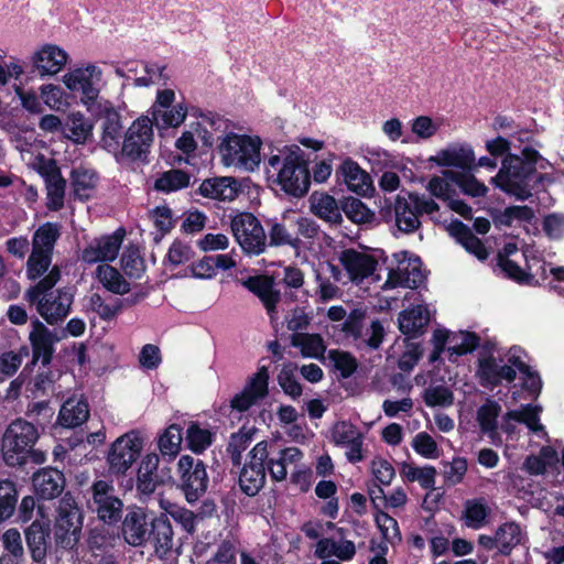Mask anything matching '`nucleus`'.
<instances>
[{
  "label": "nucleus",
  "instance_id": "obj_1",
  "mask_svg": "<svg viewBox=\"0 0 564 564\" xmlns=\"http://www.w3.org/2000/svg\"><path fill=\"white\" fill-rule=\"evenodd\" d=\"M546 164L536 150L525 147L521 155L508 154L503 158L490 183L505 194L525 200L532 196L534 183L544 180V176L535 173V165L545 169Z\"/></svg>",
  "mask_w": 564,
  "mask_h": 564
},
{
  "label": "nucleus",
  "instance_id": "obj_2",
  "mask_svg": "<svg viewBox=\"0 0 564 564\" xmlns=\"http://www.w3.org/2000/svg\"><path fill=\"white\" fill-rule=\"evenodd\" d=\"M268 180L292 196L308 192L311 174L304 151L297 144L284 145L272 152L265 161Z\"/></svg>",
  "mask_w": 564,
  "mask_h": 564
},
{
  "label": "nucleus",
  "instance_id": "obj_3",
  "mask_svg": "<svg viewBox=\"0 0 564 564\" xmlns=\"http://www.w3.org/2000/svg\"><path fill=\"white\" fill-rule=\"evenodd\" d=\"M61 82L70 95L79 98L89 113L99 116L110 109V104L101 96L107 82L99 64L78 63L63 74Z\"/></svg>",
  "mask_w": 564,
  "mask_h": 564
},
{
  "label": "nucleus",
  "instance_id": "obj_4",
  "mask_svg": "<svg viewBox=\"0 0 564 564\" xmlns=\"http://www.w3.org/2000/svg\"><path fill=\"white\" fill-rule=\"evenodd\" d=\"M59 279L61 270L54 265L42 280L25 292V300L51 325L65 318L73 303V293L69 289L53 290Z\"/></svg>",
  "mask_w": 564,
  "mask_h": 564
},
{
  "label": "nucleus",
  "instance_id": "obj_5",
  "mask_svg": "<svg viewBox=\"0 0 564 564\" xmlns=\"http://www.w3.org/2000/svg\"><path fill=\"white\" fill-rule=\"evenodd\" d=\"M522 351L512 347L501 354L495 347L482 349L477 358L475 376L481 387L494 390L503 383H511L517 378L518 370H523Z\"/></svg>",
  "mask_w": 564,
  "mask_h": 564
},
{
  "label": "nucleus",
  "instance_id": "obj_6",
  "mask_svg": "<svg viewBox=\"0 0 564 564\" xmlns=\"http://www.w3.org/2000/svg\"><path fill=\"white\" fill-rule=\"evenodd\" d=\"M262 140L258 135L227 133L219 143L218 153L224 166L252 173L261 163Z\"/></svg>",
  "mask_w": 564,
  "mask_h": 564
},
{
  "label": "nucleus",
  "instance_id": "obj_7",
  "mask_svg": "<svg viewBox=\"0 0 564 564\" xmlns=\"http://www.w3.org/2000/svg\"><path fill=\"white\" fill-rule=\"evenodd\" d=\"M36 426L23 419H17L9 424L2 436V457L8 466H20L33 453L39 440Z\"/></svg>",
  "mask_w": 564,
  "mask_h": 564
},
{
  "label": "nucleus",
  "instance_id": "obj_8",
  "mask_svg": "<svg viewBox=\"0 0 564 564\" xmlns=\"http://www.w3.org/2000/svg\"><path fill=\"white\" fill-rule=\"evenodd\" d=\"M432 341L434 350L431 361H436L442 354H446L451 362H456L459 357L473 352L480 345L479 336L467 330L437 329L433 333Z\"/></svg>",
  "mask_w": 564,
  "mask_h": 564
},
{
  "label": "nucleus",
  "instance_id": "obj_9",
  "mask_svg": "<svg viewBox=\"0 0 564 564\" xmlns=\"http://www.w3.org/2000/svg\"><path fill=\"white\" fill-rule=\"evenodd\" d=\"M83 516L75 500L65 496L58 505L54 525L56 543L63 549H73L79 541Z\"/></svg>",
  "mask_w": 564,
  "mask_h": 564
},
{
  "label": "nucleus",
  "instance_id": "obj_10",
  "mask_svg": "<svg viewBox=\"0 0 564 564\" xmlns=\"http://www.w3.org/2000/svg\"><path fill=\"white\" fill-rule=\"evenodd\" d=\"M143 440L135 431L119 436L110 446L107 464L111 474H126L139 458Z\"/></svg>",
  "mask_w": 564,
  "mask_h": 564
},
{
  "label": "nucleus",
  "instance_id": "obj_11",
  "mask_svg": "<svg viewBox=\"0 0 564 564\" xmlns=\"http://www.w3.org/2000/svg\"><path fill=\"white\" fill-rule=\"evenodd\" d=\"M221 126V118L213 115L202 116L199 121L191 122L175 140L176 150L186 158L194 156L199 142L206 147H212L214 143V135L207 128L218 130Z\"/></svg>",
  "mask_w": 564,
  "mask_h": 564
},
{
  "label": "nucleus",
  "instance_id": "obj_12",
  "mask_svg": "<svg viewBox=\"0 0 564 564\" xmlns=\"http://www.w3.org/2000/svg\"><path fill=\"white\" fill-rule=\"evenodd\" d=\"M231 231L246 253L260 254L265 248V234L260 221L250 213L236 215L231 220Z\"/></svg>",
  "mask_w": 564,
  "mask_h": 564
},
{
  "label": "nucleus",
  "instance_id": "obj_13",
  "mask_svg": "<svg viewBox=\"0 0 564 564\" xmlns=\"http://www.w3.org/2000/svg\"><path fill=\"white\" fill-rule=\"evenodd\" d=\"M181 486L188 502H195L207 489L208 476L202 460H195L189 455H183L177 463Z\"/></svg>",
  "mask_w": 564,
  "mask_h": 564
},
{
  "label": "nucleus",
  "instance_id": "obj_14",
  "mask_svg": "<svg viewBox=\"0 0 564 564\" xmlns=\"http://www.w3.org/2000/svg\"><path fill=\"white\" fill-rule=\"evenodd\" d=\"M268 443L262 441L254 445L249 453V462L245 464L239 484L242 491L248 496H254L264 485L265 466L268 458Z\"/></svg>",
  "mask_w": 564,
  "mask_h": 564
},
{
  "label": "nucleus",
  "instance_id": "obj_15",
  "mask_svg": "<svg viewBox=\"0 0 564 564\" xmlns=\"http://www.w3.org/2000/svg\"><path fill=\"white\" fill-rule=\"evenodd\" d=\"M69 62V54L59 45L45 43L30 55L33 70L42 78L59 74Z\"/></svg>",
  "mask_w": 564,
  "mask_h": 564
},
{
  "label": "nucleus",
  "instance_id": "obj_16",
  "mask_svg": "<svg viewBox=\"0 0 564 564\" xmlns=\"http://www.w3.org/2000/svg\"><path fill=\"white\" fill-rule=\"evenodd\" d=\"M124 238V231L118 229L89 241L82 250L80 259L87 264L108 263L117 259Z\"/></svg>",
  "mask_w": 564,
  "mask_h": 564
},
{
  "label": "nucleus",
  "instance_id": "obj_17",
  "mask_svg": "<svg viewBox=\"0 0 564 564\" xmlns=\"http://www.w3.org/2000/svg\"><path fill=\"white\" fill-rule=\"evenodd\" d=\"M153 139V119L149 116H141L128 128L122 141V152L133 159L140 158L149 151Z\"/></svg>",
  "mask_w": 564,
  "mask_h": 564
},
{
  "label": "nucleus",
  "instance_id": "obj_18",
  "mask_svg": "<svg viewBox=\"0 0 564 564\" xmlns=\"http://www.w3.org/2000/svg\"><path fill=\"white\" fill-rule=\"evenodd\" d=\"M339 261L347 272L349 280L360 284L366 280H377L378 261L366 251L347 249L340 253Z\"/></svg>",
  "mask_w": 564,
  "mask_h": 564
},
{
  "label": "nucleus",
  "instance_id": "obj_19",
  "mask_svg": "<svg viewBox=\"0 0 564 564\" xmlns=\"http://www.w3.org/2000/svg\"><path fill=\"white\" fill-rule=\"evenodd\" d=\"M93 501L98 518L104 522H117L121 518L123 503L110 482L98 480L93 485Z\"/></svg>",
  "mask_w": 564,
  "mask_h": 564
},
{
  "label": "nucleus",
  "instance_id": "obj_20",
  "mask_svg": "<svg viewBox=\"0 0 564 564\" xmlns=\"http://www.w3.org/2000/svg\"><path fill=\"white\" fill-rule=\"evenodd\" d=\"M429 162L440 167L470 171L475 165V152L473 147L466 142H454L430 156Z\"/></svg>",
  "mask_w": 564,
  "mask_h": 564
},
{
  "label": "nucleus",
  "instance_id": "obj_21",
  "mask_svg": "<svg viewBox=\"0 0 564 564\" xmlns=\"http://www.w3.org/2000/svg\"><path fill=\"white\" fill-rule=\"evenodd\" d=\"M542 408L540 405L527 404L518 410L508 411L501 423V430L508 435L516 432L517 423L524 424L530 432L541 438H545L547 433L543 424L540 423V414Z\"/></svg>",
  "mask_w": 564,
  "mask_h": 564
},
{
  "label": "nucleus",
  "instance_id": "obj_22",
  "mask_svg": "<svg viewBox=\"0 0 564 564\" xmlns=\"http://www.w3.org/2000/svg\"><path fill=\"white\" fill-rule=\"evenodd\" d=\"M402 259L399 261L398 268L389 272L388 279L383 284V289H393L404 286L414 289L423 281L420 258L403 252Z\"/></svg>",
  "mask_w": 564,
  "mask_h": 564
},
{
  "label": "nucleus",
  "instance_id": "obj_23",
  "mask_svg": "<svg viewBox=\"0 0 564 564\" xmlns=\"http://www.w3.org/2000/svg\"><path fill=\"white\" fill-rule=\"evenodd\" d=\"M29 340L32 347V364L41 361L43 365L50 364L54 345L59 340L55 330L47 328L41 321L35 318L31 323Z\"/></svg>",
  "mask_w": 564,
  "mask_h": 564
},
{
  "label": "nucleus",
  "instance_id": "obj_24",
  "mask_svg": "<svg viewBox=\"0 0 564 564\" xmlns=\"http://www.w3.org/2000/svg\"><path fill=\"white\" fill-rule=\"evenodd\" d=\"M332 440L337 446L346 448L345 455L350 463H358L365 458L364 435L351 423L337 422L332 430Z\"/></svg>",
  "mask_w": 564,
  "mask_h": 564
},
{
  "label": "nucleus",
  "instance_id": "obj_25",
  "mask_svg": "<svg viewBox=\"0 0 564 564\" xmlns=\"http://www.w3.org/2000/svg\"><path fill=\"white\" fill-rule=\"evenodd\" d=\"M36 518L25 531V539L34 562L43 563L46 557L50 520L43 506L37 507Z\"/></svg>",
  "mask_w": 564,
  "mask_h": 564
},
{
  "label": "nucleus",
  "instance_id": "obj_26",
  "mask_svg": "<svg viewBox=\"0 0 564 564\" xmlns=\"http://www.w3.org/2000/svg\"><path fill=\"white\" fill-rule=\"evenodd\" d=\"M124 541L132 546L143 545L151 535V521L142 510L129 511L122 522Z\"/></svg>",
  "mask_w": 564,
  "mask_h": 564
},
{
  "label": "nucleus",
  "instance_id": "obj_27",
  "mask_svg": "<svg viewBox=\"0 0 564 564\" xmlns=\"http://www.w3.org/2000/svg\"><path fill=\"white\" fill-rule=\"evenodd\" d=\"M43 148V142L37 141L33 134L22 141H19L17 145L23 162L40 175L46 171H52V166L55 165L52 159L46 158L42 153Z\"/></svg>",
  "mask_w": 564,
  "mask_h": 564
},
{
  "label": "nucleus",
  "instance_id": "obj_28",
  "mask_svg": "<svg viewBox=\"0 0 564 564\" xmlns=\"http://www.w3.org/2000/svg\"><path fill=\"white\" fill-rule=\"evenodd\" d=\"M337 173L347 187L358 195L366 196L373 189L370 175L351 159H345Z\"/></svg>",
  "mask_w": 564,
  "mask_h": 564
},
{
  "label": "nucleus",
  "instance_id": "obj_29",
  "mask_svg": "<svg viewBox=\"0 0 564 564\" xmlns=\"http://www.w3.org/2000/svg\"><path fill=\"white\" fill-rule=\"evenodd\" d=\"M34 491L43 499H54L64 489V475L54 468H43L32 477Z\"/></svg>",
  "mask_w": 564,
  "mask_h": 564
},
{
  "label": "nucleus",
  "instance_id": "obj_30",
  "mask_svg": "<svg viewBox=\"0 0 564 564\" xmlns=\"http://www.w3.org/2000/svg\"><path fill=\"white\" fill-rule=\"evenodd\" d=\"M89 416L87 402L82 395H72L61 406L57 422L64 427L82 425Z\"/></svg>",
  "mask_w": 564,
  "mask_h": 564
},
{
  "label": "nucleus",
  "instance_id": "obj_31",
  "mask_svg": "<svg viewBox=\"0 0 564 564\" xmlns=\"http://www.w3.org/2000/svg\"><path fill=\"white\" fill-rule=\"evenodd\" d=\"M430 322V313L424 305L402 311L398 316L399 329L409 337L421 335Z\"/></svg>",
  "mask_w": 564,
  "mask_h": 564
},
{
  "label": "nucleus",
  "instance_id": "obj_32",
  "mask_svg": "<svg viewBox=\"0 0 564 564\" xmlns=\"http://www.w3.org/2000/svg\"><path fill=\"white\" fill-rule=\"evenodd\" d=\"M304 459V454L297 447H286L279 452L276 458H270L267 468L270 477L275 481H283L288 477L289 470L301 460Z\"/></svg>",
  "mask_w": 564,
  "mask_h": 564
},
{
  "label": "nucleus",
  "instance_id": "obj_33",
  "mask_svg": "<svg viewBox=\"0 0 564 564\" xmlns=\"http://www.w3.org/2000/svg\"><path fill=\"white\" fill-rule=\"evenodd\" d=\"M446 229L467 252L474 254L478 260L484 261L488 258V251L481 240L474 236L470 229L462 221L452 220Z\"/></svg>",
  "mask_w": 564,
  "mask_h": 564
},
{
  "label": "nucleus",
  "instance_id": "obj_34",
  "mask_svg": "<svg viewBox=\"0 0 564 564\" xmlns=\"http://www.w3.org/2000/svg\"><path fill=\"white\" fill-rule=\"evenodd\" d=\"M500 413L501 405L492 399H486L478 408L476 415L481 433L487 435L496 445L501 443L497 432Z\"/></svg>",
  "mask_w": 564,
  "mask_h": 564
},
{
  "label": "nucleus",
  "instance_id": "obj_35",
  "mask_svg": "<svg viewBox=\"0 0 564 564\" xmlns=\"http://www.w3.org/2000/svg\"><path fill=\"white\" fill-rule=\"evenodd\" d=\"M94 278L104 289L113 293L123 295L130 292V282L112 265L108 263L98 264L94 272Z\"/></svg>",
  "mask_w": 564,
  "mask_h": 564
},
{
  "label": "nucleus",
  "instance_id": "obj_36",
  "mask_svg": "<svg viewBox=\"0 0 564 564\" xmlns=\"http://www.w3.org/2000/svg\"><path fill=\"white\" fill-rule=\"evenodd\" d=\"M242 284L261 300L268 313L272 315L275 310V304L280 299L279 292L273 289L272 280L263 275H258L245 280Z\"/></svg>",
  "mask_w": 564,
  "mask_h": 564
},
{
  "label": "nucleus",
  "instance_id": "obj_37",
  "mask_svg": "<svg viewBox=\"0 0 564 564\" xmlns=\"http://www.w3.org/2000/svg\"><path fill=\"white\" fill-rule=\"evenodd\" d=\"M199 193L208 198L232 200L238 194V184L232 177H217L204 181Z\"/></svg>",
  "mask_w": 564,
  "mask_h": 564
},
{
  "label": "nucleus",
  "instance_id": "obj_38",
  "mask_svg": "<svg viewBox=\"0 0 564 564\" xmlns=\"http://www.w3.org/2000/svg\"><path fill=\"white\" fill-rule=\"evenodd\" d=\"M394 220L398 229L403 232H413L420 227L416 209L410 197L398 195L394 204Z\"/></svg>",
  "mask_w": 564,
  "mask_h": 564
},
{
  "label": "nucleus",
  "instance_id": "obj_39",
  "mask_svg": "<svg viewBox=\"0 0 564 564\" xmlns=\"http://www.w3.org/2000/svg\"><path fill=\"white\" fill-rule=\"evenodd\" d=\"M41 176L45 180L47 208L58 210L64 206L66 182L62 177L56 164L52 166V171H46Z\"/></svg>",
  "mask_w": 564,
  "mask_h": 564
},
{
  "label": "nucleus",
  "instance_id": "obj_40",
  "mask_svg": "<svg viewBox=\"0 0 564 564\" xmlns=\"http://www.w3.org/2000/svg\"><path fill=\"white\" fill-rule=\"evenodd\" d=\"M93 122L80 111H72L66 119V137L78 144H84L93 134Z\"/></svg>",
  "mask_w": 564,
  "mask_h": 564
},
{
  "label": "nucleus",
  "instance_id": "obj_41",
  "mask_svg": "<svg viewBox=\"0 0 564 564\" xmlns=\"http://www.w3.org/2000/svg\"><path fill=\"white\" fill-rule=\"evenodd\" d=\"M39 94L42 99L43 107L53 111H65L69 108L68 91L65 87H61L54 83H45L39 87Z\"/></svg>",
  "mask_w": 564,
  "mask_h": 564
},
{
  "label": "nucleus",
  "instance_id": "obj_42",
  "mask_svg": "<svg viewBox=\"0 0 564 564\" xmlns=\"http://www.w3.org/2000/svg\"><path fill=\"white\" fill-rule=\"evenodd\" d=\"M525 540V533L519 524L506 522L496 531V541H498V551L503 555H509L511 551Z\"/></svg>",
  "mask_w": 564,
  "mask_h": 564
},
{
  "label": "nucleus",
  "instance_id": "obj_43",
  "mask_svg": "<svg viewBox=\"0 0 564 564\" xmlns=\"http://www.w3.org/2000/svg\"><path fill=\"white\" fill-rule=\"evenodd\" d=\"M291 344L306 358H322L326 350L323 338L317 334L294 333L291 336Z\"/></svg>",
  "mask_w": 564,
  "mask_h": 564
},
{
  "label": "nucleus",
  "instance_id": "obj_44",
  "mask_svg": "<svg viewBox=\"0 0 564 564\" xmlns=\"http://www.w3.org/2000/svg\"><path fill=\"white\" fill-rule=\"evenodd\" d=\"M311 210L314 215L328 223L335 224L341 220L337 202L328 194H313L311 196Z\"/></svg>",
  "mask_w": 564,
  "mask_h": 564
},
{
  "label": "nucleus",
  "instance_id": "obj_45",
  "mask_svg": "<svg viewBox=\"0 0 564 564\" xmlns=\"http://www.w3.org/2000/svg\"><path fill=\"white\" fill-rule=\"evenodd\" d=\"M159 466V456L150 453L143 456L138 469L137 487L142 494H151L155 489V473Z\"/></svg>",
  "mask_w": 564,
  "mask_h": 564
},
{
  "label": "nucleus",
  "instance_id": "obj_46",
  "mask_svg": "<svg viewBox=\"0 0 564 564\" xmlns=\"http://www.w3.org/2000/svg\"><path fill=\"white\" fill-rule=\"evenodd\" d=\"M61 236V227L54 223L41 225L32 237V250L53 254L55 242Z\"/></svg>",
  "mask_w": 564,
  "mask_h": 564
},
{
  "label": "nucleus",
  "instance_id": "obj_47",
  "mask_svg": "<svg viewBox=\"0 0 564 564\" xmlns=\"http://www.w3.org/2000/svg\"><path fill=\"white\" fill-rule=\"evenodd\" d=\"M151 534H153L156 554L165 555L173 544L172 525L165 516L151 521Z\"/></svg>",
  "mask_w": 564,
  "mask_h": 564
},
{
  "label": "nucleus",
  "instance_id": "obj_48",
  "mask_svg": "<svg viewBox=\"0 0 564 564\" xmlns=\"http://www.w3.org/2000/svg\"><path fill=\"white\" fill-rule=\"evenodd\" d=\"M269 238L272 246H290L295 250L300 248L301 243L300 238L295 235L292 217L285 218L284 223L273 224Z\"/></svg>",
  "mask_w": 564,
  "mask_h": 564
},
{
  "label": "nucleus",
  "instance_id": "obj_49",
  "mask_svg": "<svg viewBox=\"0 0 564 564\" xmlns=\"http://www.w3.org/2000/svg\"><path fill=\"white\" fill-rule=\"evenodd\" d=\"M122 126L116 112L108 113L102 124L101 145L108 152L116 153L121 144Z\"/></svg>",
  "mask_w": 564,
  "mask_h": 564
},
{
  "label": "nucleus",
  "instance_id": "obj_50",
  "mask_svg": "<svg viewBox=\"0 0 564 564\" xmlns=\"http://www.w3.org/2000/svg\"><path fill=\"white\" fill-rule=\"evenodd\" d=\"M187 107L184 104H176L165 109L153 110L152 119L159 129L177 128L186 119Z\"/></svg>",
  "mask_w": 564,
  "mask_h": 564
},
{
  "label": "nucleus",
  "instance_id": "obj_51",
  "mask_svg": "<svg viewBox=\"0 0 564 564\" xmlns=\"http://www.w3.org/2000/svg\"><path fill=\"white\" fill-rule=\"evenodd\" d=\"M400 475L408 481H417L425 489H431L435 485L436 470L432 466L417 467L411 463H402Z\"/></svg>",
  "mask_w": 564,
  "mask_h": 564
},
{
  "label": "nucleus",
  "instance_id": "obj_52",
  "mask_svg": "<svg viewBox=\"0 0 564 564\" xmlns=\"http://www.w3.org/2000/svg\"><path fill=\"white\" fill-rule=\"evenodd\" d=\"M489 509L482 499H470L464 503L463 520L466 527L478 530L486 524Z\"/></svg>",
  "mask_w": 564,
  "mask_h": 564
},
{
  "label": "nucleus",
  "instance_id": "obj_53",
  "mask_svg": "<svg viewBox=\"0 0 564 564\" xmlns=\"http://www.w3.org/2000/svg\"><path fill=\"white\" fill-rule=\"evenodd\" d=\"M452 177V182L456 184L460 191L471 197H485L488 187L479 181L474 174L465 172L447 173Z\"/></svg>",
  "mask_w": 564,
  "mask_h": 564
},
{
  "label": "nucleus",
  "instance_id": "obj_54",
  "mask_svg": "<svg viewBox=\"0 0 564 564\" xmlns=\"http://www.w3.org/2000/svg\"><path fill=\"white\" fill-rule=\"evenodd\" d=\"M185 440L188 448L193 453L200 454L212 445L214 433L210 430L192 422L187 427Z\"/></svg>",
  "mask_w": 564,
  "mask_h": 564
},
{
  "label": "nucleus",
  "instance_id": "obj_55",
  "mask_svg": "<svg viewBox=\"0 0 564 564\" xmlns=\"http://www.w3.org/2000/svg\"><path fill=\"white\" fill-rule=\"evenodd\" d=\"M182 440V427L177 424L169 425L159 437L161 454L174 458L181 449Z\"/></svg>",
  "mask_w": 564,
  "mask_h": 564
},
{
  "label": "nucleus",
  "instance_id": "obj_56",
  "mask_svg": "<svg viewBox=\"0 0 564 564\" xmlns=\"http://www.w3.org/2000/svg\"><path fill=\"white\" fill-rule=\"evenodd\" d=\"M96 182V175L90 170L77 167L72 173L74 193L80 199H87L91 196Z\"/></svg>",
  "mask_w": 564,
  "mask_h": 564
},
{
  "label": "nucleus",
  "instance_id": "obj_57",
  "mask_svg": "<svg viewBox=\"0 0 564 564\" xmlns=\"http://www.w3.org/2000/svg\"><path fill=\"white\" fill-rule=\"evenodd\" d=\"M189 175L181 170H170L155 180V189L163 193H171L187 187Z\"/></svg>",
  "mask_w": 564,
  "mask_h": 564
},
{
  "label": "nucleus",
  "instance_id": "obj_58",
  "mask_svg": "<svg viewBox=\"0 0 564 564\" xmlns=\"http://www.w3.org/2000/svg\"><path fill=\"white\" fill-rule=\"evenodd\" d=\"M447 173H456V171L444 170L441 175L432 176L426 184V191L444 202H447L455 194L452 177Z\"/></svg>",
  "mask_w": 564,
  "mask_h": 564
},
{
  "label": "nucleus",
  "instance_id": "obj_59",
  "mask_svg": "<svg viewBox=\"0 0 564 564\" xmlns=\"http://www.w3.org/2000/svg\"><path fill=\"white\" fill-rule=\"evenodd\" d=\"M160 507L169 514L175 522L182 525V528L192 533L195 530L196 525V516L191 510H187L177 505L171 503L169 501H160Z\"/></svg>",
  "mask_w": 564,
  "mask_h": 564
},
{
  "label": "nucleus",
  "instance_id": "obj_60",
  "mask_svg": "<svg viewBox=\"0 0 564 564\" xmlns=\"http://www.w3.org/2000/svg\"><path fill=\"white\" fill-rule=\"evenodd\" d=\"M121 269L130 279H140L144 272V261L140 256L139 249L128 247L121 257Z\"/></svg>",
  "mask_w": 564,
  "mask_h": 564
},
{
  "label": "nucleus",
  "instance_id": "obj_61",
  "mask_svg": "<svg viewBox=\"0 0 564 564\" xmlns=\"http://www.w3.org/2000/svg\"><path fill=\"white\" fill-rule=\"evenodd\" d=\"M18 499V492L14 482L11 480H0V521L10 518L13 514Z\"/></svg>",
  "mask_w": 564,
  "mask_h": 564
},
{
  "label": "nucleus",
  "instance_id": "obj_62",
  "mask_svg": "<svg viewBox=\"0 0 564 564\" xmlns=\"http://www.w3.org/2000/svg\"><path fill=\"white\" fill-rule=\"evenodd\" d=\"M412 133L421 140L432 139L438 132L442 121L430 116H419L411 123Z\"/></svg>",
  "mask_w": 564,
  "mask_h": 564
},
{
  "label": "nucleus",
  "instance_id": "obj_63",
  "mask_svg": "<svg viewBox=\"0 0 564 564\" xmlns=\"http://www.w3.org/2000/svg\"><path fill=\"white\" fill-rule=\"evenodd\" d=\"M375 520L384 540L382 543L388 545V543L394 544L401 541L399 525L394 518L383 511H379L377 512Z\"/></svg>",
  "mask_w": 564,
  "mask_h": 564
},
{
  "label": "nucleus",
  "instance_id": "obj_64",
  "mask_svg": "<svg viewBox=\"0 0 564 564\" xmlns=\"http://www.w3.org/2000/svg\"><path fill=\"white\" fill-rule=\"evenodd\" d=\"M192 258L193 250L191 246L181 240H174L167 249L166 256L164 258V264L171 269H174L188 262Z\"/></svg>",
  "mask_w": 564,
  "mask_h": 564
}]
</instances>
